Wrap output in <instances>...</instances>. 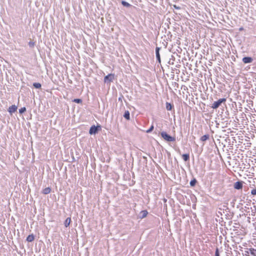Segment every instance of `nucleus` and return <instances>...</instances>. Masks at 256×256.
<instances>
[{"instance_id": "1", "label": "nucleus", "mask_w": 256, "mask_h": 256, "mask_svg": "<svg viewBox=\"0 0 256 256\" xmlns=\"http://www.w3.org/2000/svg\"><path fill=\"white\" fill-rule=\"evenodd\" d=\"M161 136L162 138L166 140L168 142H174L176 140V138L174 137L171 136L166 132H161Z\"/></svg>"}, {"instance_id": "2", "label": "nucleus", "mask_w": 256, "mask_h": 256, "mask_svg": "<svg viewBox=\"0 0 256 256\" xmlns=\"http://www.w3.org/2000/svg\"><path fill=\"white\" fill-rule=\"evenodd\" d=\"M226 101V99L224 98L219 99L218 101L214 102L212 104L211 107L213 109H216L220 106V105L222 104V102H225Z\"/></svg>"}, {"instance_id": "3", "label": "nucleus", "mask_w": 256, "mask_h": 256, "mask_svg": "<svg viewBox=\"0 0 256 256\" xmlns=\"http://www.w3.org/2000/svg\"><path fill=\"white\" fill-rule=\"evenodd\" d=\"M101 130V126L100 125H98L96 126H92L89 130V133L90 134H96L98 132V130Z\"/></svg>"}, {"instance_id": "4", "label": "nucleus", "mask_w": 256, "mask_h": 256, "mask_svg": "<svg viewBox=\"0 0 256 256\" xmlns=\"http://www.w3.org/2000/svg\"><path fill=\"white\" fill-rule=\"evenodd\" d=\"M114 78V74H109L106 76L104 78V81L105 82H112Z\"/></svg>"}, {"instance_id": "5", "label": "nucleus", "mask_w": 256, "mask_h": 256, "mask_svg": "<svg viewBox=\"0 0 256 256\" xmlns=\"http://www.w3.org/2000/svg\"><path fill=\"white\" fill-rule=\"evenodd\" d=\"M234 188L236 190H240L242 188V182H236L234 184Z\"/></svg>"}, {"instance_id": "6", "label": "nucleus", "mask_w": 256, "mask_h": 256, "mask_svg": "<svg viewBox=\"0 0 256 256\" xmlns=\"http://www.w3.org/2000/svg\"><path fill=\"white\" fill-rule=\"evenodd\" d=\"M17 110V106L15 105H12L9 107L8 111L10 114H12L16 112Z\"/></svg>"}, {"instance_id": "7", "label": "nucleus", "mask_w": 256, "mask_h": 256, "mask_svg": "<svg viewBox=\"0 0 256 256\" xmlns=\"http://www.w3.org/2000/svg\"><path fill=\"white\" fill-rule=\"evenodd\" d=\"M252 59L250 57H244L242 58V62L244 64L250 63L252 62Z\"/></svg>"}, {"instance_id": "8", "label": "nucleus", "mask_w": 256, "mask_h": 256, "mask_svg": "<svg viewBox=\"0 0 256 256\" xmlns=\"http://www.w3.org/2000/svg\"><path fill=\"white\" fill-rule=\"evenodd\" d=\"M140 218L142 219V218H146L147 216V215L148 214V212L146 210H142L140 212Z\"/></svg>"}, {"instance_id": "9", "label": "nucleus", "mask_w": 256, "mask_h": 256, "mask_svg": "<svg viewBox=\"0 0 256 256\" xmlns=\"http://www.w3.org/2000/svg\"><path fill=\"white\" fill-rule=\"evenodd\" d=\"M160 48L157 47L156 48V58L159 62H160V54L159 53Z\"/></svg>"}, {"instance_id": "10", "label": "nucleus", "mask_w": 256, "mask_h": 256, "mask_svg": "<svg viewBox=\"0 0 256 256\" xmlns=\"http://www.w3.org/2000/svg\"><path fill=\"white\" fill-rule=\"evenodd\" d=\"M50 192H51V188L49 187L46 188L42 190V193L45 194H50Z\"/></svg>"}, {"instance_id": "11", "label": "nucleus", "mask_w": 256, "mask_h": 256, "mask_svg": "<svg viewBox=\"0 0 256 256\" xmlns=\"http://www.w3.org/2000/svg\"><path fill=\"white\" fill-rule=\"evenodd\" d=\"M34 239V236L33 234L28 235L26 238V240L28 242H32Z\"/></svg>"}, {"instance_id": "12", "label": "nucleus", "mask_w": 256, "mask_h": 256, "mask_svg": "<svg viewBox=\"0 0 256 256\" xmlns=\"http://www.w3.org/2000/svg\"><path fill=\"white\" fill-rule=\"evenodd\" d=\"M248 252L253 256H256V249L254 248H250L248 249Z\"/></svg>"}, {"instance_id": "13", "label": "nucleus", "mask_w": 256, "mask_h": 256, "mask_svg": "<svg viewBox=\"0 0 256 256\" xmlns=\"http://www.w3.org/2000/svg\"><path fill=\"white\" fill-rule=\"evenodd\" d=\"M71 222V218H68L65 222H64V226L66 227H68L69 226Z\"/></svg>"}, {"instance_id": "14", "label": "nucleus", "mask_w": 256, "mask_h": 256, "mask_svg": "<svg viewBox=\"0 0 256 256\" xmlns=\"http://www.w3.org/2000/svg\"><path fill=\"white\" fill-rule=\"evenodd\" d=\"M182 158L185 162H186L190 159V155L189 154H183L182 155Z\"/></svg>"}, {"instance_id": "15", "label": "nucleus", "mask_w": 256, "mask_h": 256, "mask_svg": "<svg viewBox=\"0 0 256 256\" xmlns=\"http://www.w3.org/2000/svg\"><path fill=\"white\" fill-rule=\"evenodd\" d=\"M209 138V136L208 134H205L202 136L200 138V140L202 142H204Z\"/></svg>"}, {"instance_id": "16", "label": "nucleus", "mask_w": 256, "mask_h": 256, "mask_svg": "<svg viewBox=\"0 0 256 256\" xmlns=\"http://www.w3.org/2000/svg\"><path fill=\"white\" fill-rule=\"evenodd\" d=\"M172 106L170 103H169V102L166 103V108L168 110H172Z\"/></svg>"}, {"instance_id": "17", "label": "nucleus", "mask_w": 256, "mask_h": 256, "mask_svg": "<svg viewBox=\"0 0 256 256\" xmlns=\"http://www.w3.org/2000/svg\"><path fill=\"white\" fill-rule=\"evenodd\" d=\"M33 86L36 88H41V84L40 83L35 82L34 83Z\"/></svg>"}, {"instance_id": "18", "label": "nucleus", "mask_w": 256, "mask_h": 256, "mask_svg": "<svg viewBox=\"0 0 256 256\" xmlns=\"http://www.w3.org/2000/svg\"><path fill=\"white\" fill-rule=\"evenodd\" d=\"M122 4L124 6H126V7H130V4L129 3H128L126 2H125V1H122Z\"/></svg>"}, {"instance_id": "19", "label": "nucleus", "mask_w": 256, "mask_h": 256, "mask_svg": "<svg viewBox=\"0 0 256 256\" xmlns=\"http://www.w3.org/2000/svg\"><path fill=\"white\" fill-rule=\"evenodd\" d=\"M124 117L127 119V120H129L130 119V113L128 111H126L125 112L124 114Z\"/></svg>"}, {"instance_id": "20", "label": "nucleus", "mask_w": 256, "mask_h": 256, "mask_svg": "<svg viewBox=\"0 0 256 256\" xmlns=\"http://www.w3.org/2000/svg\"><path fill=\"white\" fill-rule=\"evenodd\" d=\"M73 102L79 104L82 102V100L79 98H76L74 100Z\"/></svg>"}, {"instance_id": "21", "label": "nucleus", "mask_w": 256, "mask_h": 256, "mask_svg": "<svg viewBox=\"0 0 256 256\" xmlns=\"http://www.w3.org/2000/svg\"><path fill=\"white\" fill-rule=\"evenodd\" d=\"M26 108L25 107H23V108H20L19 110V112L20 113V114H22L23 112H26Z\"/></svg>"}, {"instance_id": "22", "label": "nucleus", "mask_w": 256, "mask_h": 256, "mask_svg": "<svg viewBox=\"0 0 256 256\" xmlns=\"http://www.w3.org/2000/svg\"><path fill=\"white\" fill-rule=\"evenodd\" d=\"M196 182V180L195 179L191 180L190 182V186H195Z\"/></svg>"}, {"instance_id": "23", "label": "nucleus", "mask_w": 256, "mask_h": 256, "mask_svg": "<svg viewBox=\"0 0 256 256\" xmlns=\"http://www.w3.org/2000/svg\"><path fill=\"white\" fill-rule=\"evenodd\" d=\"M153 129H154V126H150V128L146 130V132L149 133V132H151L153 130Z\"/></svg>"}, {"instance_id": "24", "label": "nucleus", "mask_w": 256, "mask_h": 256, "mask_svg": "<svg viewBox=\"0 0 256 256\" xmlns=\"http://www.w3.org/2000/svg\"><path fill=\"white\" fill-rule=\"evenodd\" d=\"M251 194L252 195H256V188L253 189L251 190Z\"/></svg>"}, {"instance_id": "25", "label": "nucleus", "mask_w": 256, "mask_h": 256, "mask_svg": "<svg viewBox=\"0 0 256 256\" xmlns=\"http://www.w3.org/2000/svg\"><path fill=\"white\" fill-rule=\"evenodd\" d=\"M215 256H220L218 248H216V250Z\"/></svg>"}]
</instances>
